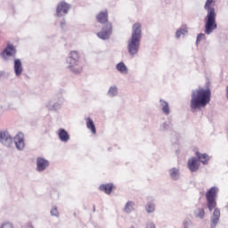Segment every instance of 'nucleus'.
<instances>
[{"mask_svg":"<svg viewBox=\"0 0 228 228\" xmlns=\"http://www.w3.org/2000/svg\"><path fill=\"white\" fill-rule=\"evenodd\" d=\"M209 102H211V89L209 87H200L192 91L190 104L191 110H202Z\"/></svg>","mask_w":228,"mask_h":228,"instance_id":"1","label":"nucleus"},{"mask_svg":"<svg viewBox=\"0 0 228 228\" xmlns=\"http://www.w3.org/2000/svg\"><path fill=\"white\" fill-rule=\"evenodd\" d=\"M216 193H218V189H216V187L210 188V190L206 193L208 208L209 211L214 209L211 216V228L216 227L220 221V208H216Z\"/></svg>","mask_w":228,"mask_h":228,"instance_id":"2","label":"nucleus"},{"mask_svg":"<svg viewBox=\"0 0 228 228\" xmlns=\"http://www.w3.org/2000/svg\"><path fill=\"white\" fill-rule=\"evenodd\" d=\"M216 0H207L204 5L205 10L208 12L205 18V33L211 35L218 25L216 24V12H215V4Z\"/></svg>","mask_w":228,"mask_h":228,"instance_id":"3","label":"nucleus"},{"mask_svg":"<svg viewBox=\"0 0 228 228\" xmlns=\"http://www.w3.org/2000/svg\"><path fill=\"white\" fill-rule=\"evenodd\" d=\"M140 40H142V24L134 23L132 27V37L128 41V53L134 56L140 49Z\"/></svg>","mask_w":228,"mask_h":228,"instance_id":"4","label":"nucleus"},{"mask_svg":"<svg viewBox=\"0 0 228 228\" xmlns=\"http://www.w3.org/2000/svg\"><path fill=\"white\" fill-rule=\"evenodd\" d=\"M96 20L100 24H106L102 31L97 33V37L102 40H107V38H110V35H111L112 31L111 23L108 22V10L100 12L96 15Z\"/></svg>","mask_w":228,"mask_h":228,"instance_id":"5","label":"nucleus"},{"mask_svg":"<svg viewBox=\"0 0 228 228\" xmlns=\"http://www.w3.org/2000/svg\"><path fill=\"white\" fill-rule=\"evenodd\" d=\"M70 61H69V69L75 74H79L83 72V64L79 61V53L77 51L70 52Z\"/></svg>","mask_w":228,"mask_h":228,"instance_id":"6","label":"nucleus"},{"mask_svg":"<svg viewBox=\"0 0 228 228\" xmlns=\"http://www.w3.org/2000/svg\"><path fill=\"white\" fill-rule=\"evenodd\" d=\"M69 10H70V4L66 2H60L57 4L56 9L57 17H61L62 15L69 13Z\"/></svg>","mask_w":228,"mask_h":228,"instance_id":"7","label":"nucleus"},{"mask_svg":"<svg viewBox=\"0 0 228 228\" xmlns=\"http://www.w3.org/2000/svg\"><path fill=\"white\" fill-rule=\"evenodd\" d=\"M47 167H49V160L40 157L37 159V172H44Z\"/></svg>","mask_w":228,"mask_h":228,"instance_id":"8","label":"nucleus"},{"mask_svg":"<svg viewBox=\"0 0 228 228\" xmlns=\"http://www.w3.org/2000/svg\"><path fill=\"white\" fill-rule=\"evenodd\" d=\"M14 142L17 149H19V151H22V149H24L25 146L24 134H22L21 132L18 133V134L14 137Z\"/></svg>","mask_w":228,"mask_h":228,"instance_id":"9","label":"nucleus"},{"mask_svg":"<svg viewBox=\"0 0 228 228\" xmlns=\"http://www.w3.org/2000/svg\"><path fill=\"white\" fill-rule=\"evenodd\" d=\"M199 167H200V164L197 158H191L188 160V168L191 172H197V170H199Z\"/></svg>","mask_w":228,"mask_h":228,"instance_id":"10","label":"nucleus"},{"mask_svg":"<svg viewBox=\"0 0 228 228\" xmlns=\"http://www.w3.org/2000/svg\"><path fill=\"white\" fill-rule=\"evenodd\" d=\"M100 191H104L107 195H110L113 190H115V185L113 183H104L99 186Z\"/></svg>","mask_w":228,"mask_h":228,"instance_id":"11","label":"nucleus"},{"mask_svg":"<svg viewBox=\"0 0 228 228\" xmlns=\"http://www.w3.org/2000/svg\"><path fill=\"white\" fill-rule=\"evenodd\" d=\"M1 142L4 145H11L13 142V139H12L8 132H3L1 134Z\"/></svg>","mask_w":228,"mask_h":228,"instance_id":"12","label":"nucleus"},{"mask_svg":"<svg viewBox=\"0 0 228 228\" xmlns=\"http://www.w3.org/2000/svg\"><path fill=\"white\" fill-rule=\"evenodd\" d=\"M15 53H17L15 47L10 45L4 50L2 55L4 58H6V56H14Z\"/></svg>","mask_w":228,"mask_h":228,"instance_id":"13","label":"nucleus"},{"mask_svg":"<svg viewBox=\"0 0 228 228\" xmlns=\"http://www.w3.org/2000/svg\"><path fill=\"white\" fill-rule=\"evenodd\" d=\"M14 72L16 76H20V74H22V62L20 59L14 61Z\"/></svg>","mask_w":228,"mask_h":228,"instance_id":"14","label":"nucleus"},{"mask_svg":"<svg viewBox=\"0 0 228 228\" xmlns=\"http://www.w3.org/2000/svg\"><path fill=\"white\" fill-rule=\"evenodd\" d=\"M196 156L199 159V160L203 163V165L208 164V161H209V156L206 153H200L199 151L196 152Z\"/></svg>","mask_w":228,"mask_h":228,"instance_id":"15","label":"nucleus"},{"mask_svg":"<svg viewBox=\"0 0 228 228\" xmlns=\"http://www.w3.org/2000/svg\"><path fill=\"white\" fill-rule=\"evenodd\" d=\"M86 120L87 129H90L91 133H93V134H95L97 133V130L95 129V124L94 123V120H92V118H87Z\"/></svg>","mask_w":228,"mask_h":228,"instance_id":"16","label":"nucleus"},{"mask_svg":"<svg viewBox=\"0 0 228 228\" xmlns=\"http://www.w3.org/2000/svg\"><path fill=\"white\" fill-rule=\"evenodd\" d=\"M59 138L61 142H67L69 140V133L65 131V129H60L59 130Z\"/></svg>","mask_w":228,"mask_h":228,"instance_id":"17","label":"nucleus"},{"mask_svg":"<svg viewBox=\"0 0 228 228\" xmlns=\"http://www.w3.org/2000/svg\"><path fill=\"white\" fill-rule=\"evenodd\" d=\"M116 69L118 70V72H121V74H127V67L126 64H124V62H119L117 64Z\"/></svg>","mask_w":228,"mask_h":228,"instance_id":"18","label":"nucleus"},{"mask_svg":"<svg viewBox=\"0 0 228 228\" xmlns=\"http://www.w3.org/2000/svg\"><path fill=\"white\" fill-rule=\"evenodd\" d=\"M161 106H162V111L165 113V115L170 114V107H168V102L166 101L160 100Z\"/></svg>","mask_w":228,"mask_h":228,"instance_id":"19","label":"nucleus"},{"mask_svg":"<svg viewBox=\"0 0 228 228\" xmlns=\"http://www.w3.org/2000/svg\"><path fill=\"white\" fill-rule=\"evenodd\" d=\"M133 209H134V202H133V201H128V202L126 204V207H125V211H126V213H131V211H133Z\"/></svg>","mask_w":228,"mask_h":228,"instance_id":"20","label":"nucleus"},{"mask_svg":"<svg viewBox=\"0 0 228 228\" xmlns=\"http://www.w3.org/2000/svg\"><path fill=\"white\" fill-rule=\"evenodd\" d=\"M170 175L172 179H177L179 177V169L174 167L170 170Z\"/></svg>","mask_w":228,"mask_h":228,"instance_id":"21","label":"nucleus"},{"mask_svg":"<svg viewBox=\"0 0 228 228\" xmlns=\"http://www.w3.org/2000/svg\"><path fill=\"white\" fill-rule=\"evenodd\" d=\"M195 215L197 218L202 219L206 216V212L204 211V208H199Z\"/></svg>","mask_w":228,"mask_h":228,"instance_id":"22","label":"nucleus"},{"mask_svg":"<svg viewBox=\"0 0 228 228\" xmlns=\"http://www.w3.org/2000/svg\"><path fill=\"white\" fill-rule=\"evenodd\" d=\"M118 91L117 90V88L115 86H112L110 88L108 94H109V95H110V97H115V95L118 94Z\"/></svg>","mask_w":228,"mask_h":228,"instance_id":"23","label":"nucleus"},{"mask_svg":"<svg viewBox=\"0 0 228 228\" xmlns=\"http://www.w3.org/2000/svg\"><path fill=\"white\" fill-rule=\"evenodd\" d=\"M155 209H156V208L154 207V204H152V203H149L146 207V211L148 213H154Z\"/></svg>","mask_w":228,"mask_h":228,"instance_id":"24","label":"nucleus"},{"mask_svg":"<svg viewBox=\"0 0 228 228\" xmlns=\"http://www.w3.org/2000/svg\"><path fill=\"white\" fill-rule=\"evenodd\" d=\"M185 33H188V30H186L184 28L178 30V31H176L175 37H176V38H179L181 37V35H184Z\"/></svg>","mask_w":228,"mask_h":228,"instance_id":"25","label":"nucleus"},{"mask_svg":"<svg viewBox=\"0 0 228 228\" xmlns=\"http://www.w3.org/2000/svg\"><path fill=\"white\" fill-rule=\"evenodd\" d=\"M52 216H58V208L56 207H53L51 210Z\"/></svg>","mask_w":228,"mask_h":228,"instance_id":"26","label":"nucleus"},{"mask_svg":"<svg viewBox=\"0 0 228 228\" xmlns=\"http://www.w3.org/2000/svg\"><path fill=\"white\" fill-rule=\"evenodd\" d=\"M206 38V35H204V34H200V35H198V37H197V44H199V42H200V40H204Z\"/></svg>","mask_w":228,"mask_h":228,"instance_id":"27","label":"nucleus"},{"mask_svg":"<svg viewBox=\"0 0 228 228\" xmlns=\"http://www.w3.org/2000/svg\"><path fill=\"white\" fill-rule=\"evenodd\" d=\"M2 228H13V224L10 223H5L2 225Z\"/></svg>","mask_w":228,"mask_h":228,"instance_id":"28","label":"nucleus"},{"mask_svg":"<svg viewBox=\"0 0 228 228\" xmlns=\"http://www.w3.org/2000/svg\"><path fill=\"white\" fill-rule=\"evenodd\" d=\"M147 228H156V225L153 223H150L147 224Z\"/></svg>","mask_w":228,"mask_h":228,"instance_id":"29","label":"nucleus"}]
</instances>
